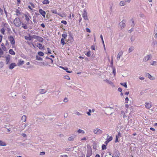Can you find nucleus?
Returning <instances> with one entry per match:
<instances>
[{
  "mask_svg": "<svg viewBox=\"0 0 157 157\" xmlns=\"http://www.w3.org/2000/svg\"><path fill=\"white\" fill-rule=\"evenodd\" d=\"M13 23L16 26L19 27L21 25V22L19 18L16 17L14 19Z\"/></svg>",
  "mask_w": 157,
  "mask_h": 157,
  "instance_id": "1",
  "label": "nucleus"
},
{
  "mask_svg": "<svg viewBox=\"0 0 157 157\" xmlns=\"http://www.w3.org/2000/svg\"><path fill=\"white\" fill-rule=\"evenodd\" d=\"M93 132L95 134L100 135L102 133L103 131L99 128H96L93 130Z\"/></svg>",
  "mask_w": 157,
  "mask_h": 157,
  "instance_id": "2",
  "label": "nucleus"
},
{
  "mask_svg": "<svg viewBox=\"0 0 157 157\" xmlns=\"http://www.w3.org/2000/svg\"><path fill=\"white\" fill-rule=\"evenodd\" d=\"M152 58L151 55L150 54L145 56L143 59V61L146 62L149 60H151Z\"/></svg>",
  "mask_w": 157,
  "mask_h": 157,
  "instance_id": "3",
  "label": "nucleus"
},
{
  "mask_svg": "<svg viewBox=\"0 0 157 157\" xmlns=\"http://www.w3.org/2000/svg\"><path fill=\"white\" fill-rule=\"evenodd\" d=\"M82 16L84 19L85 20H88V18L87 17V13L85 10H83V13L82 14Z\"/></svg>",
  "mask_w": 157,
  "mask_h": 157,
  "instance_id": "4",
  "label": "nucleus"
},
{
  "mask_svg": "<svg viewBox=\"0 0 157 157\" xmlns=\"http://www.w3.org/2000/svg\"><path fill=\"white\" fill-rule=\"evenodd\" d=\"M8 39L12 45L14 44L15 43V40L13 36H9L8 37Z\"/></svg>",
  "mask_w": 157,
  "mask_h": 157,
  "instance_id": "5",
  "label": "nucleus"
},
{
  "mask_svg": "<svg viewBox=\"0 0 157 157\" xmlns=\"http://www.w3.org/2000/svg\"><path fill=\"white\" fill-rule=\"evenodd\" d=\"M119 25L121 29H123L125 26V21L124 20H123L122 21L120 22Z\"/></svg>",
  "mask_w": 157,
  "mask_h": 157,
  "instance_id": "6",
  "label": "nucleus"
},
{
  "mask_svg": "<svg viewBox=\"0 0 157 157\" xmlns=\"http://www.w3.org/2000/svg\"><path fill=\"white\" fill-rule=\"evenodd\" d=\"M145 76L151 80H154L155 78L154 77H152L150 74L148 73H145Z\"/></svg>",
  "mask_w": 157,
  "mask_h": 157,
  "instance_id": "7",
  "label": "nucleus"
},
{
  "mask_svg": "<svg viewBox=\"0 0 157 157\" xmlns=\"http://www.w3.org/2000/svg\"><path fill=\"white\" fill-rule=\"evenodd\" d=\"M39 13L41 14L43 17L45 18V17L46 12L42 9H40L39 10Z\"/></svg>",
  "mask_w": 157,
  "mask_h": 157,
  "instance_id": "8",
  "label": "nucleus"
},
{
  "mask_svg": "<svg viewBox=\"0 0 157 157\" xmlns=\"http://www.w3.org/2000/svg\"><path fill=\"white\" fill-rule=\"evenodd\" d=\"M113 155L114 157H118L120 155V153L118 150L115 149L114 151Z\"/></svg>",
  "mask_w": 157,
  "mask_h": 157,
  "instance_id": "9",
  "label": "nucleus"
},
{
  "mask_svg": "<svg viewBox=\"0 0 157 157\" xmlns=\"http://www.w3.org/2000/svg\"><path fill=\"white\" fill-rule=\"evenodd\" d=\"M123 52L121 51L118 53L117 57V61H118L120 59V58L123 55Z\"/></svg>",
  "mask_w": 157,
  "mask_h": 157,
  "instance_id": "10",
  "label": "nucleus"
},
{
  "mask_svg": "<svg viewBox=\"0 0 157 157\" xmlns=\"http://www.w3.org/2000/svg\"><path fill=\"white\" fill-rule=\"evenodd\" d=\"M151 107V103H148L147 102H145V107L147 109H149Z\"/></svg>",
  "mask_w": 157,
  "mask_h": 157,
  "instance_id": "11",
  "label": "nucleus"
},
{
  "mask_svg": "<svg viewBox=\"0 0 157 157\" xmlns=\"http://www.w3.org/2000/svg\"><path fill=\"white\" fill-rule=\"evenodd\" d=\"M37 45H36V46L37 47H39V48L40 49H44V46H43V45L41 44L40 43H37Z\"/></svg>",
  "mask_w": 157,
  "mask_h": 157,
  "instance_id": "12",
  "label": "nucleus"
},
{
  "mask_svg": "<svg viewBox=\"0 0 157 157\" xmlns=\"http://www.w3.org/2000/svg\"><path fill=\"white\" fill-rule=\"evenodd\" d=\"M92 154V151L91 150H87V153L86 155L87 157H90Z\"/></svg>",
  "mask_w": 157,
  "mask_h": 157,
  "instance_id": "13",
  "label": "nucleus"
},
{
  "mask_svg": "<svg viewBox=\"0 0 157 157\" xmlns=\"http://www.w3.org/2000/svg\"><path fill=\"white\" fill-rule=\"evenodd\" d=\"M16 66L15 63H12L9 66V68L10 69H12L13 68Z\"/></svg>",
  "mask_w": 157,
  "mask_h": 157,
  "instance_id": "14",
  "label": "nucleus"
},
{
  "mask_svg": "<svg viewBox=\"0 0 157 157\" xmlns=\"http://www.w3.org/2000/svg\"><path fill=\"white\" fill-rule=\"evenodd\" d=\"M75 137V135L71 136L68 138V140L70 141H73Z\"/></svg>",
  "mask_w": 157,
  "mask_h": 157,
  "instance_id": "15",
  "label": "nucleus"
},
{
  "mask_svg": "<svg viewBox=\"0 0 157 157\" xmlns=\"http://www.w3.org/2000/svg\"><path fill=\"white\" fill-rule=\"evenodd\" d=\"M154 33L155 35V38L157 39V26H155V28Z\"/></svg>",
  "mask_w": 157,
  "mask_h": 157,
  "instance_id": "16",
  "label": "nucleus"
},
{
  "mask_svg": "<svg viewBox=\"0 0 157 157\" xmlns=\"http://www.w3.org/2000/svg\"><path fill=\"white\" fill-rule=\"evenodd\" d=\"M107 140L109 142L111 141L113 139V137L112 136H109L108 134H107Z\"/></svg>",
  "mask_w": 157,
  "mask_h": 157,
  "instance_id": "17",
  "label": "nucleus"
},
{
  "mask_svg": "<svg viewBox=\"0 0 157 157\" xmlns=\"http://www.w3.org/2000/svg\"><path fill=\"white\" fill-rule=\"evenodd\" d=\"M10 60V56L6 57V64H8Z\"/></svg>",
  "mask_w": 157,
  "mask_h": 157,
  "instance_id": "18",
  "label": "nucleus"
},
{
  "mask_svg": "<svg viewBox=\"0 0 157 157\" xmlns=\"http://www.w3.org/2000/svg\"><path fill=\"white\" fill-rule=\"evenodd\" d=\"M26 117L25 115H23L21 118V120L23 122H25L26 121Z\"/></svg>",
  "mask_w": 157,
  "mask_h": 157,
  "instance_id": "19",
  "label": "nucleus"
},
{
  "mask_svg": "<svg viewBox=\"0 0 157 157\" xmlns=\"http://www.w3.org/2000/svg\"><path fill=\"white\" fill-rule=\"evenodd\" d=\"M9 52L10 54L13 55H15V52H14L13 50V49H10L9 50Z\"/></svg>",
  "mask_w": 157,
  "mask_h": 157,
  "instance_id": "20",
  "label": "nucleus"
},
{
  "mask_svg": "<svg viewBox=\"0 0 157 157\" xmlns=\"http://www.w3.org/2000/svg\"><path fill=\"white\" fill-rule=\"evenodd\" d=\"M77 132L78 134H79L81 133L83 134H84L85 133V131L81 129H78Z\"/></svg>",
  "mask_w": 157,
  "mask_h": 157,
  "instance_id": "21",
  "label": "nucleus"
},
{
  "mask_svg": "<svg viewBox=\"0 0 157 157\" xmlns=\"http://www.w3.org/2000/svg\"><path fill=\"white\" fill-rule=\"evenodd\" d=\"M37 40L40 42H42L44 39L41 37L38 36Z\"/></svg>",
  "mask_w": 157,
  "mask_h": 157,
  "instance_id": "22",
  "label": "nucleus"
},
{
  "mask_svg": "<svg viewBox=\"0 0 157 157\" xmlns=\"http://www.w3.org/2000/svg\"><path fill=\"white\" fill-rule=\"evenodd\" d=\"M6 144L2 140H0V146H6Z\"/></svg>",
  "mask_w": 157,
  "mask_h": 157,
  "instance_id": "23",
  "label": "nucleus"
},
{
  "mask_svg": "<svg viewBox=\"0 0 157 157\" xmlns=\"http://www.w3.org/2000/svg\"><path fill=\"white\" fill-rule=\"evenodd\" d=\"M150 64L152 66H155L157 64V62L155 61H151L150 62Z\"/></svg>",
  "mask_w": 157,
  "mask_h": 157,
  "instance_id": "24",
  "label": "nucleus"
},
{
  "mask_svg": "<svg viewBox=\"0 0 157 157\" xmlns=\"http://www.w3.org/2000/svg\"><path fill=\"white\" fill-rule=\"evenodd\" d=\"M24 63V61L23 60H19L18 63V66L22 65Z\"/></svg>",
  "mask_w": 157,
  "mask_h": 157,
  "instance_id": "25",
  "label": "nucleus"
},
{
  "mask_svg": "<svg viewBox=\"0 0 157 157\" xmlns=\"http://www.w3.org/2000/svg\"><path fill=\"white\" fill-rule=\"evenodd\" d=\"M62 36L64 39H65L66 37H67V33L66 32H64V33L62 34Z\"/></svg>",
  "mask_w": 157,
  "mask_h": 157,
  "instance_id": "26",
  "label": "nucleus"
},
{
  "mask_svg": "<svg viewBox=\"0 0 157 157\" xmlns=\"http://www.w3.org/2000/svg\"><path fill=\"white\" fill-rule=\"evenodd\" d=\"M104 81H106L107 83L111 85H112L113 84V83L111 81L108 79L105 80Z\"/></svg>",
  "mask_w": 157,
  "mask_h": 157,
  "instance_id": "27",
  "label": "nucleus"
},
{
  "mask_svg": "<svg viewBox=\"0 0 157 157\" xmlns=\"http://www.w3.org/2000/svg\"><path fill=\"white\" fill-rule=\"evenodd\" d=\"M97 144L96 142H94L93 144V146L94 149H96L97 148Z\"/></svg>",
  "mask_w": 157,
  "mask_h": 157,
  "instance_id": "28",
  "label": "nucleus"
},
{
  "mask_svg": "<svg viewBox=\"0 0 157 157\" xmlns=\"http://www.w3.org/2000/svg\"><path fill=\"white\" fill-rule=\"evenodd\" d=\"M134 49V48L133 47H130L129 49H128V52L129 53H130L131 52H132V51Z\"/></svg>",
  "mask_w": 157,
  "mask_h": 157,
  "instance_id": "29",
  "label": "nucleus"
},
{
  "mask_svg": "<svg viewBox=\"0 0 157 157\" xmlns=\"http://www.w3.org/2000/svg\"><path fill=\"white\" fill-rule=\"evenodd\" d=\"M25 40H29V41H30L32 40L31 36H30L29 37L25 36Z\"/></svg>",
  "mask_w": 157,
  "mask_h": 157,
  "instance_id": "30",
  "label": "nucleus"
},
{
  "mask_svg": "<svg viewBox=\"0 0 157 157\" xmlns=\"http://www.w3.org/2000/svg\"><path fill=\"white\" fill-rule=\"evenodd\" d=\"M42 3L44 4H48L49 3V1L48 0H44Z\"/></svg>",
  "mask_w": 157,
  "mask_h": 157,
  "instance_id": "31",
  "label": "nucleus"
},
{
  "mask_svg": "<svg viewBox=\"0 0 157 157\" xmlns=\"http://www.w3.org/2000/svg\"><path fill=\"white\" fill-rule=\"evenodd\" d=\"M36 59L38 60L42 61L43 60V59L42 58L40 57V56H36Z\"/></svg>",
  "mask_w": 157,
  "mask_h": 157,
  "instance_id": "32",
  "label": "nucleus"
},
{
  "mask_svg": "<svg viewBox=\"0 0 157 157\" xmlns=\"http://www.w3.org/2000/svg\"><path fill=\"white\" fill-rule=\"evenodd\" d=\"M39 92L41 94H44L45 93L46 91L44 89H40L39 90Z\"/></svg>",
  "mask_w": 157,
  "mask_h": 157,
  "instance_id": "33",
  "label": "nucleus"
},
{
  "mask_svg": "<svg viewBox=\"0 0 157 157\" xmlns=\"http://www.w3.org/2000/svg\"><path fill=\"white\" fill-rule=\"evenodd\" d=\"M15 12L16 13V15L17 16H18L19 15L21 14L20 11L17 9L16 10Z\"/></svg>",
  "mask_w": 157,
  "mask_h": 157,
  "instance_id": "34",
  "label": "nucleus"
},
{
  "mask_svg": "<svg viewBox=\"0 0 157 157\" xmlns=\"http://www.w3.org/2000/svg\"><path fill=\"white\" fill-rule=\"evenodd\" d=\"M38 54L40 56H43L44 55V53L42 52H38Z\"/></svg>",
  "mask_w": 157,
  "mask_h": 157,
  "instance_id": "35",
  "label": "nucleus"
},
{
  "mask_svg": "<svg viewBox=\"0 0 157 157\" xmlns=\"http://www.w3.org/2000/svg\"><path fill=\"white\" fill-rule=\"evenodd\" d=\"M121 84L125 87V88H127V85L126 82L124 83H121Z\"/></svg>",
  "mask_w": 157,
  "mask_h": 157,
  "instance_id": "36",
  "label": "nucleus"
},
{
  "mask_svg": "<svg viewBox=\"0 0 157 157\" xmlns=\"http://www.w3.org/2000/svg\"><path fill=\"white\" fill-rule=\"evenodd\" d=\"M119 5L121 6H124L125 5V3L124 2V1H121L119 3Z\"/></svg>",
  "mask_w": 157,
  "mask_h": 157,
  "instance_id": "37",
  "label": "nucleus"
},
{
  "mask_svg": "<svg viewBox=\"0 0 157 157\" xmlns=\"http://www.w3.org/2000/svg\"><path fill=\"white\" fill-rule=\"evenodd\" d=\"M64 39L63 38L61 39V44L63 46L65 44Z\"/></svg>",
  "mask_w": 157,
  "mask_h": 157,
  "instance_id": "38",
  "label": "nucleus"
},
{
  "mask_svg": "<svg viewBox=\"0 0 157 157\" xmlns=\"http://www.w3.org/2000/svg\"><path fill=\"white\" fill-rule=\"evenodd\" d=\"M102 149L103 150H105L106 149V145L105 144H103L101 147Z\"/></svg>",
  "mask_w": 157,
  "mask_h": 157,
  "instance_id": "39",
  "label": "nucleus"
},
{
  "mask_svg": "<svg viewBox=\"0 0 157 157\" xmlns=\"http://www.w3.org/2000/svg\"><path fill=\"white\" fill-rule=\"evenodd\" d=\"M25 20L27 21H29L30 20V19H29V17L26 15H25Z\"/></svg>",
  "mask_w": 157,
  "mask_h": 157,
  "instance_id": "40",
  "label": "nucleus"
},
{
  "mask_svg": "<svg viewBox=\"0 0 157 157\" xmlns=\"http://www.w3.org/2000/svg\"><path fill=\"white\" fill-rule=\"evenodd\" d=\"M52 12L56 14H58L57 13V10H51Z\"/></svg>",
  "mask_w": 157,
  "mask_h": 157,
  "instance_id": "41",
  "label": "nucleus"
},
{
  "mask_svg": "<svg viewBox=\"0 0 157 157\" xmlns=\"http://www.w3.org/2000/svg\"><path fill=\"white\" fill-rule=\"evenodd\" d=\"M22 27L23 28L25 29H27V27L26 25L24 24V23L22 24Z\"/></svg>",
  "mask_w": 157,
  "mask_h": 157,
  "instance_id": "42",
  "label": "nucleus"
},
{
  "mask_svg": "<svg viewBox=\"0 0 157 157\" xmlns=\"http://www.w3.org/2000/svg\"><path fill=\"white\" fill-rule=\"evenodd\" d=\"M47 50L48 52L47 53V54H49L51 53V49H50V48H47Z\"/></svg>",
  "mask_w": 157,
  "mask_h": 157,
  "instance_id": "43",
  "label": "nucleus"
},
{
  "mask_svg": "<svg viewBox=\"0 0 157 157\" xmlns=\"http://www.w3.org/2000/svg\"><path fill=\"white\" fill-rule=\"evenodd\" d=\"M38 36H37L35 35H33L32 36H31V38H34L36 39L37 40Z\"/></svg>",
  "mask_w": 157,
  "mask_h": 157,
  "instance_id": "44",
  "label": "nucleus"
},
{
  "mask_svg": "<svg viewBox=\"0 0 157 157\" xmlns=\"http://www.w3.org/2000/svg\"><path fill=\"white\" fill-rule=\"evenodd\" d=\"M5 32V30L4 28H2L1 29V32L3 34H4Z\"/></svg>",
  "mask_w": 157,
  "mask_h": 157,
  "instance_id": "45",
  "label": "nucleus"
},
{
  "mask_svg": "<svg viewBox=\"0 0 157 157\" xmlns=\"http://www.w3.org/2000/svg\"><path fill=\"white\" fill-rule=\"evenodd\" d=\"M116 138L115 141V142L117 143L118 142V138L119 137H118V136H116Z\"/></svg>",
  "mask_w": 157,
  "mask_h": 157,
  "instance_id": "46",
  "label": "nucleus"
},
{
  "mask_svg": "<svg viewBox=\"0 0 157 157\" xmlns=\"http://www.w3.org/2000/svg\"><path fill=\"white\" fill-rule=\"evenodd\" d=\"M86 55L88 57H90V51L88 52Z\"/></svg>",
  "mask_w": 157,
  "mask_h": 157,
  "instance_id": "47",
  "label": "nucleus"
},
{
  "mask_svg": "<svg viewBox=\"0 0 157 157\" xmlns=\"http://www.w3.org/2000/svg\"><path fill=\"white\" fill-rule=\"evenodd\" d=\"M91 112V110L90 109L89 110V112H87V114L89 116H90L91 114L90 113Z\"/></svg>",
  "mask_w": 157,
  "mask_h": 157,
  "instance_id": "48",
  "label": "nucleus"
},
{
  "mask_svg": "<svg viewBox=\"0 0 157 157\" xmlns=\"http://www.w3.org/2000/svg\"><path fill=\"white\" fill-rule=\"evenodd\" d=\"M116 70L115 68H113V74L114 75H115L116 74Z\"/></svg>",
  "mask_w": 157,
  "mask_h": 157,
  "instance_id": "49",
  "label": "nucleus"
},
{
  "mask_svg": "<svg viewBox=\"0 0 157 157\" xmlns=\"http://www.w3.org/2000/svg\"><path fill=\"white\" fill-rule=\"evenodd\" d=\"M100 38L102 40V43H103V44H104V40H103V36H102V35H100Z\"/></svg>",
  "mask_w": 157,
  "mask_h": 157,
  "instance_id": "50",
  "label": "nucleus"
},
{
  "mask_svg": "<svg viewBox=\"0 0 157 157\" xmlns=\"http://www.w3.org/2000/svg\"><path fill=\"white\" fill-rule=\"evenodd\" d=\"M23 125V128H22V129H20V130H21V131H22L23 130H24V129H25V128L27 126V124H24V125Z\"/></svg>",
  "mask_w": 157,
  "mask_h": 157,
  "instance_id": "51",
  "label": "nucleus"
},
{
  "mask_svg": "<svg viewBox=\"0 0 157 157\" xmlns=\"http://www.w3.org/2000/svg\"><path fill=\"white\" fill-rule=\"evenodd\" d=\"M61 22L64 25H66L67 24V22L66 21L63 20L61 21Z\"/></svg>",
  "mask_w": 157,
  "mask_h": 157,
  "instance_id": "52",
  "label": "nucleus"
},
{
  "mask_svg": "<svg viewBox=\"0 0 157 157\" xmlns=\"http://www.w3.org/2000/svg\"><path fill=\"white\" fill-rule=\"evenodd\" d=\"M3 54V52L2 50H1V49L0 48V55H2ZM1 57V56H0V57Z\"/></svg>",
  "mask_w": 157,
  "mask_h": 157,
  "instance_id": "53",
  "label": "nucleus"
},
{
  "mask_svg": "<svg viewBox=\"0 0 157 157\" xmlns=\"http://www.w3.org/2000/svg\"><path fill=\"white\" fill-rule=\"evenodd\" d=\"M128 97H127L125 98V102L126 103H127L128 102Z\"/></svg>",
  "mask_w": 157,
  "mask_h": 157,
  "instance_id": "54",
  "label": "nucleus"
},
{
  "mask_svg": "<svg viewBox=\"0 0 157 157\" xmlns=\"http://www.w3.org/2000/svg\"><path fill=\"white\" fill-rule=\"evenodd\" d=\"M68 99L67 98H65L63 100L64 102H67L68 101Z\"/></svg>",
  "mask_w": 157,
  "mask_h": 157,
  "instance_id": "55",
  "label": "nucleus"
},
{
  "mask_svg": "<svg viewBox=\"0 0 157 157\" xmlns=\"http://www.w3.org/2000/svg\"><path fill=\"white\" fill-rule=\"evenodd\" d=\"M59 67L61 68H62L64 69L65 71H67L68 69V68H64V67H63L62 66H60Z\"/></svg>",
  "mask_w": 157,
  "mask_h": 157,
  "instance_id": "56",
  "label": "nucleus"
},
{
  "mask_svg": "<svg viewBox=\"0 0 157 157\" xmlns=\"http://www.w3.org/2000/svg\"><path fill=\"white\" fill-rule=\"evenodd\" d=\"M86 32H89V33H90V30L89 29L87 28H86Z\"/></svg>",
  "mask_w": 157,
  "mask_h": 157,
  "instance_id": "57",
  "label": "nucleus"
},
{
  "mask_svg": "<svg viewBox=\"0 0 157 157\" xmlns=\"http://www.w3.org/2000/svg\"><path fill=\"white\" fill-rule=\"evenodd\" d=\"M75 114L79 116L81 115V114L78 112H76V113H75Z\"/></svg>",
  "mask_w": 157,
  "mask_h": 157,
  "instance_id": "58",
  "label": "nucleus"
},
{
  "mask_svg": "<svg viewBox=\"0 0 157 157\" xmlns=\"http://www.w3.org/2000/svg\"><path fill=\"white\" fill-rule=\"evenodd\" d=\"M45 154V152H40V155H44Z\"/></svg>",
  "mask_w": 157,
  "mask_h": 157,
  "instance_id": "59",
  "label": "nucleus"
},
{
  "mask_svg": "<svg viewBox=\"0 0 157 157\" xmlns=\"http://www.w3.org/2000/svg\"><path fill=\"white\" fill-rule=\"evenodd\" d=\"M135 40V38L133 37V36H132L131 37V40L132 41H134Z\"/></svg>",
  "mask_w": 157,
  "mask_h": 157,
  "instance_id": "60",
  "label": "nucleus"
},
{
  "mask_svg": "<svg viewBox=\"0 0 157 157\" xmlns=\"http://www.w3.org/2000/svg\"><path fill=\"white\" fill-rule=\"evenodd\" d=\"M4 12L5 13L6 15V16L7 17V13L6 12V10L5 9V8H4Z\"/></svg>",
  "mask_w": 157,
  "mask_h": 157,
  "instance_id": "61",
  "label": "nucleus"
},
{
  "mask_svg": "<svg viewBox=\"0 0 157 157\" xmlns=\"http://www.w3.org/2000/svg\"><path fill=\"white\" fill-rule=\"evenodd\" d=\"M118 91L119 92H121L122 91V89L121 88H119L118 89Z\"/></svg>",
  "mask_w": 157,
  "mask_h": 157,
  "instance_id": "62",
  "label": "nucleus"
},
{
  "mask_svg": "<svg viewBox=\"0 0 157 157\" xmlns=\"http://www.w3.org/2000/svg\"><path fill=\"white\" fill-rule=\"evenodd\" d=\"M86 140L87 139L86 138V137H83L81 139V140Z\"/></svg>",
  "mask_w": 157,
  "mask_h": 157,
  "instance_id": "63",
  "label": "nucleus"
},
{
  "mask_svg": "<svg viewBox=\"0 0 157 157\" xmlns=\"http://www.w3.org/2000/svg\"><path fill=\"white\" fill-rule=\"evenodd\" d=\"M62 157H68L66 155H61Z\"/></svg>",
  "mask_w": 157,
  "mask_h": 157,
  "instance_id": "64",
  "label": "nucleus"
}]
</instances>
